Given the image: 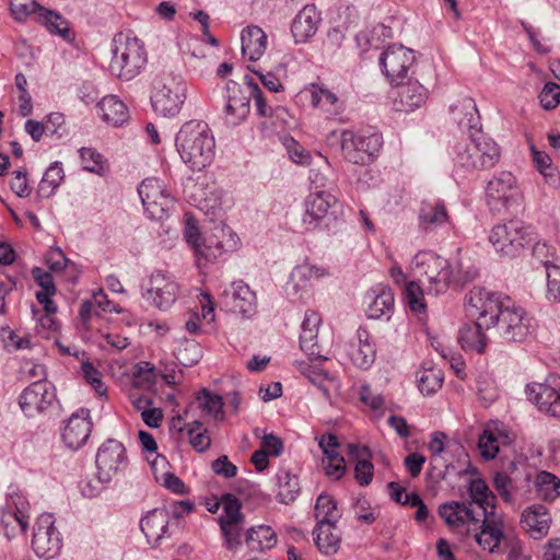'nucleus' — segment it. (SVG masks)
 Listing matches in <instances>:
<instances>
[{
	"label": "nucleus",
	"instance_id": "54",
	"mask_svg": "<svg viewBox=\"0 0 560 560\" xmlns=\"http://www.w3.org/2000/svg\"><path fill=\"white\" fill-rule=\"evenodd\" d=\"M8 509H12L23 515H28L30 503L26 497L21 492L19 487L11 485L7 492L5 504Z\"/></svg>",
	"mask_w": 560,
	"mask_h": 560
},
{
	"label": "nucleus",
	"instance_id": "2",
	"mask_svg": "<svg viewBox=\"0 0 560 560\" xmlns=\"http://www.w3.org/2000/svg\"><path fill=\"white\" fill-rule=\"evenodd\" d=\"M468 305L489 314L492 326H497L499 335L505 341L523 342L534 331L533 317L509 296L475 287L468 294Z\"/></svg>",
	"mask_w": 560,
	"mask_h": 560
},
{
	"label": "nucleus",
	"instance_id": "64",
	"mask_svg": "<svg viewBox=\"0 0 560 560\" xmlns=\"http://www.w3.org/2000/svg\"><path fill=\"white\" fill-rule=\"evenodd\" d=\"M68 260L60 248H51L45 255V262L48 269L55 273H59L67 268Z\"/></svg>",
	"mask_w": 560,
	"mask_h": 560
},
{
	"label": "nucleus",
	"instance_id": "63",
	"mask_svg": "<svg viewBox=\"0 0 560 560\" xmlns=\"http://www.w3.org/2000/svg\"><path fill=\"white\" fill-rule=\"evenodd\" d=\"M533 258L548 270V266H556L553 264L555 252L553 248L546 242H537L533 247Z\"/></svg>",
	"mask_w": 560,
	"mask_h": 560
},
{
	"label": "nucleus",
	"instance_id": "56",
	"mask_svg": "<svg viewBox=\"0 0 560 560\" xmlns=\"http://www.w3.org/2000/svg\"><path fill=\"white\" fill-rule=\"evenodd\" d=\"M329 275L330 273H329L328 268H326L324 266H315V265L305 262V264H302V265L298 266L296 268H294V270L292 272V278L300 279V280H302V279L310 280V279H322Z\"/></svg>",
	"mask_w": 560,
	"mask_h": 560
},
{
	"label": "nucleus",
	"instance_id": "41",
	"mask_svg": "<svg viewBox=\"0 0 560 560\" xmlns=\"http://www.w3.org/2000/svg\"><path fill=\"white\" fill-rule=\"evenodd\" d=\"M249 101L250 97L243 94L241 90L229 95L224 108L225 121L228 125L237 126L245 120L250 109Z\"/></svg>",
	"mask_w": 560,
	"mask_h": 560
},
{
	"label": "nucleus",
	"instance_id": "12",
	"mask_svg": "<svg viewBox=\"0 0 560 560\" xmlns=\"http://www.w3.org/2000/svg\"><path fill=\"white\" fill-rule=\"evenodd\" d=\"M179 284L175 277L168 271L155 270L151 273L144 299L154 307L166 311L179 295Z\"/></svg>",
	"mask_w": 560,
	"mask_h": 560
},
{
	"label": "nucleus",
	"instance_id": "10",
	"mask_svg": "<svg viewBox=\"0 0 560 560\" xmlns=\"http://www.w3.org/2000/svg\"><path fill=\"white\" fill-rule=\"evenodd\" d=\"M340 140L343 158L358 165L371 163L383 144L382 137L377 133L365 136L352 130H343Z\"/></svg>",
	"mask_w": 560,
	"mask_h": 560
},
{
	"label": "nucleus",
	"instance_id": "22",
	"mask_svg": "<svg viewBox=\"0 0 560 560\" xmlns=\"http://www.w3.org/2000/svg\"><path fill=\"white\" fill-rule=\"evenodd\" d=\"M346 351L351 362L362 370H368L375 361V345L365 328L360 327L357 330L354 338L347 345Z\"/></svg>",
	"mask_w": 560,
	"mask_h": 560
},
{
	"label": "nucleus",
	"instance_id": "46",
	"mask_svg": "<svg viewBox=\"0 0 560 560\" xmlns=\"http://www.w3.org/2000/svg\"><path fill=\"white\" fill-rule=\"evenodd\" d=\"M278 487L279 491L277 497L279 501L284 504L293 502L300 491L298 477L287 470H282L278 474Z\"/></svg>",
	"mask_w": 560,
	"mask_h": 560
},
{
	"label": "nucleus",
	"instance_id": "37",
	"mask_svg": "<svg viewBox=\"0 0 560 560\" xmlns=\"http://www.w3.org/2000/svg\"><path fill=\"white\" fill-rule=\"evenodd\" d=\"M371 300L368 305V316L370 318H381L383 316L389 317L394 310V293L390 288L378 285L369 294Z\"/></svg>",
	"mask_w": 560,
	"mask_h": 560
},
{
	"label": "nucleus",
	"instance_id": "1",
	"mask_svg": "<svg viewBox=\"0 0 560 560\" xmlns=\"http://www.w3.org/2000/svg\"><path fill=\"white\" fill-rule=\"evenodd\" d=\"M451 113L460 129L469 133V141L458 143L455 148V165L466 171L494 167L501 159V149L493 139L483 133L475 101L464 97L451 107Z\"/></svg>",
	"mask_w": 560,
	"mask_h": 560
},
{
	"label": "nucleus",
	"instance_id": "14",
	"mask_svg": "<svg viewBox=\"0 0 560 560\" xmlns=\"http://www.w3.org/2000/svg\"><path fill=\"white\" fill-rule=\"evenodd\" d=\"M145 211L152 219L161 220L173 205V197L165 184L156 177H148L138 187Z\"/></svg>",
	"mask_w": 560,
	"mask_h": 560
},
{
	"label": "nucleus",
	"instance_id": "60",
	"mask_svg": "<svg viewBox=\"0 0 560 560\" xmlns=\"http://www.w3.org/2000/svg\"><path fill=\"white\" fill-rule=\"evenodd\" d=\"M547 276V299L560 302V266H548Z\"/></svg>",
	"mask_w": 560,
	"mask_h": 560
},
{
	"label": "nucleus",
	"instance_id": "26",
	"mask_svg": "<svg viewBox=\"0 0 560 560\" xmlns=\"http://www.w3.org/2000/svg\"><path fill=\"white\" fill-rule=\"evenodd\" d=\"M322 322L320 315L313 310L305 312L300 335V348L311 359L320 361L326 360L320 352V346L317 342L318 327Z\"/></svg>",
	"mask_w": 560,
	"mask_h": 560
},
{
	"label": "nucleus",
	"instance_id": "28",
	"mask_svg": "<svg viewBox=\"0 0 560 560\" xmlns=\"http://www.w3.org/2000/svg\"><path fill=\"white\" fill-rule=\"evenodd\" d=\"M322 16L317 8L314 4H306L299 11L291 25L295 43H306L316 34Z\"/></svg>",
	"mask_w": 560,
	"mask_h": 560
},
{
	"label": "nucleus",
	"instance_id": "31",
	"mask_svg": "<svg viewBox=\"0 0 560 560\" xmlns=\"http://www.w3.org/2000/svg\"><path fill=\"white\" fill-rule=\"evenodd\" d=\"M503 520L499 513H490L482 520L480 532L476 533V541L483 549L493 552L501 544L503 534Z\"/></svg>",
	"mask_w": 560,
	"mask_h": 560
},
{
	"label": "nucleus",
	"instance_id": "38",
	"mask_svg": "<svg viewBox=\"0 0 560 560\" xmlns=\"http://www.w3.org/2000/svg\"><path fill=\"white\" fill-rule=\"evenodd\" d=\"M337 522L317 523L313 534L318 550L325 555L337 552L340 544V532L336 526Z\"/></svg>",
	"mask_w": 560,
	"mask_h": 560
},
{
	"label": "nucleus",
	"instance_id": "32",
	"mask_svg": "<svg viewBox=\"0 0 560 560\" xmlns=\"http://www.w3.org/2000/svg\"><path fill=\"white\" fill-rule=\"evenodd\" d=\"M170 514L165 509H153L141 520L140 528L149 542L158 544L168 533Z\"/></svg>",
	"mask_w": 560,
	"mask_h": 560
},
{
	"label": "nucleus",
	"instance_id": "17",
	"mask_svg": "<svg viewBox=\"0 0 560 560\" xmlns=\"http://www.w3.org/2000/svg\"><path fill=\"white\" fill-rule=\"evenodd\" d=\"M32 547L35 553L45 559H51L59 553L62 540L55 527V518L51 514H42L35 524Z\"/></svg>",
	"mask_w": 560,
	"mask_h": 560
},
{
	"label": "nucleus",
	"instance_id": "61",
	"mask_svg": "<svg viewBox=\"0 0 560 560\" xmlns=\"http://www.w3.org/2000/svg\"><path fill=\"white\" fill-rule=\"evenodd\" d=\"M540 104L545 109H553L560 103V85L548 82L539 94Z\"/></svg>",
	"mask_w": 560,
	"mask_h": 560
},
{
	"label": "nucleus",
	"instance_id": "5",
	"mask_svg": "<svg viewBox=\"0 0 560 560\" xmlns=\"http://www.w3.org/2000/svg\"><path fill=\"white\" fill-rule=\"evenodd\" d=\"M187 90L182 73L171 67L158 69L151 81L150 100L153 110L163 117H175L187 98Z\"/></svg>",
	"mask_w": 560,
	"mask_h": 560
},
{
	"label": "nucleus",
	"instance_id": "58",
	"mask_svg": "<svg viewBox=\"0 0 560 560\" xmlns=\"http://www.w3.org/2000/svg\"><path fill=\"white\" fill-rule=\"evenodd\" d=\"M63 177L65 173L61 164L58 162L52 163L43 176L40 190H45L46 188L50 189V191L55 190L61 184Z\"/></svg>",
	"mask_w": 560,
	"mask_h": 560
},
{
	"label": "nucleus",
	"instance_id": "13",
	"mask_svg": "<svg viewBox=\"0 0 560 560\" xmlns=\"http://www.w3.org/2000/svg\"><path fill=\"white\" fill-rule=\"evenodd\" d=\"M380 67L390 84H398L407 77L408 71L416 62L413 50L402 45H389L380 55Z\"/></svg>",
	"mask_w": 560,
	"mask_h": 560
},
{
	"label": "nucleus",
	"instance_id": "21",
	"mask_svg": "<svg viewBox=\"0 0 560 560\" xmlns=\"http://www.w3.org/2000/svg\"><path fill=\"white\" fill-rule=\"evenodd\" d=\"M92 427L90 411L81 409L73 413L66 422L61 434L62 440L69 448L78 450L89 440Z\"/></svg>",
	"mask_w": 560,
	"mask_h": 560
},
{
	"label": "nucleus",
	"instance_id": "8",
	"mask_svg": "<svg viewBox=\"0 0 560 560\" xmlns=\"http://www.w3.org/2000/svg\"><path fill=\"white\" fill-rule=\"evenodd\" d=\"M533 234L532 226L520 220H511L495 225L491 230L489 241L498 252L514 256L533 241Z\"/></svg>",
	"mask_w": 560,
	"mask_h": 560
},
{
	"label": "nucleus",
	"instance_id": "30",
	"mask_svg": "<svg viewBox=\"0 0 560 560\" xmlns=\"http://www.w3.org/2000/svg\"><path fill=\"white\" fill-rule=\"evenodd\" d=\"M521 524L533 538L540 539L549 532L551 516L545 505L534 504L524 510Z\"/></svg>",
	"mask_w": 560,
	"mask_h": 560
},
{
	"label": "nucleus",
	"instance_id": "40",
	"mask_svg": "<svg viewBox=\"0 0 560 560\" xmlns=\"http://www.w3.org/2000/svg\"><path fill=\"white\" fill-rule=\"evenodd\" d=\"M245 542L250 551H265L277 545L278 537L270 526L258 525L246 530Z\"/></svg>",
	"mask_w": 560,
	"mask_h": 560
},
{
	"label": "nucleus",
	"instance_id": "42",
	"mask_svg": "<svg viewBox=\"0 0 560 560\" xmlns=\"http://www.w3.org/2000/svg\"><path fill=\"white\" fill-rule=\"evenodd\" d=\"M508 439V434L497 427H486L478 440L481 456L486 459H493L499 453L500 445L505 444Z\"/></svg>",
	"mask_w": 560,
	"mask_h": 560
},
{
	"label": "nucleus",
	"instance_id": "53",
	"mask_svg": "<svg viewBox=\"0 0 560 560\" xmlns=\"http://www.w3.org/2000/svg\"><path fill=\"white\" fill-rule=\"evenodd\" d=\"M423 292L424 290L416 281H410L405 285V299L411 311L421 312L422 310H424L425 304L423 302Z\"/></svg>",
	"mask_w": 560,
	"mask_h": 560
},
{
	"label": "nucleus",
	"instance_id": "7",
	"mask_svg": "<svg viewBox=\"0 0 560 560\" xmlns=\"http://www.w3.org/2000/svg\"><path fill=\"white\" fill-rule=\"evenodd\" d=\"M10 11L16 21L25 20L31 13H36L38 20L51 33L65 40H72L74 35L68 21L58 12L39 7L35 0H10Z\"/></svg>",
	"mask_w": 560,
	"mask_h": 560
},
{
	"label": "nucleus",
	"instance_id": "45",
	"mask_svg": "<svg viewBox=\"0 0 560 560\" xmlns=\"http://www.w3.org/2000/svg\"><path fill=\"white\" fill-rule=\"evenodd\" d=\"M443 381L444 373L442 369L438 366H422L417 372L418 388L424 395L436 393L442 387Z\"/></svg>",
	"mask_w": 560,
	"mask_h": 560
},
{
	"label": "nucleus",
	"instance_id": "52",
	"mask_svg": "<svg viewBox=\"0 0 560 560\" xmlns=\"http://www.w3.org/2000/svg\"><path fill=\"white\" fill-rule=\"evenodd\" d=\"M315 517L317 523L320 522H337L340 518V513L337 509V503L328 494H320L315 504Z\"/></svg>",
	"mask_w": 560,
	"mask_h": 560
},
{
	"label": "nucleus",
	"instance_id": "59",
	"mask_svg": "<svg viewBox=\"0 0 560 560\" xmlns=\"http://www.w3.org/2000/svg\"><path fill=\"white\" fill-rule=\"evenodd\" d=\"M319 447L323 451V460H337L343 458L339 453L340 444L335 434H324L319 439Z\"/></svg>",
	"mask_w": 560,
	"mask_h": 560
},
{
	"label": "nucleus",
	"instance_id": "49",
	"mask_svg": "<svg viewBox=\"0 0 560 560\" xmlns=\"http://www.w3.org/2000/svg\"><path fill=\"white\" fill-rule=\"evenodd\" d=\"M0 523L8 535H14L16 529L24 534L28 527V515H23L12 509L2 506L0 509Z\"/></svg>",
	"mask_w": 560,
	"mask_h": 560
},
{
	"label": "nucleus",
	"instance_id": "25",
	"mask_svg": "<svg viewBox=\"0 0 560 560\" xmlns=\"http://www.w3.org/2000/svg\"><path fill=\"white\" fill-rule=\"evenodd\" d=\"M525 392L528 400L534 402L540 411L560 418V390L547 384L534 382L526 386Z\"/></svg>",
	"mask_w": 560,
	"mask_h": 560
},
{
	"label": "nucleus",
	"instance_id": "55",
	"mask_svg": "<svg viewBox=\"0 0 560 560\" xmlns=\"http://www.w3.org/2000/svg\"><path fill=\"white\" fill-rule=\"evenodd\" d=\"M248 88L250 90L249 97L254 100L257 115L265 118L272 117L273 108L267 103L258 84L250 81L248 82Z\"/></svg>",
	"mask_w": 560,
	"mask_h": 560
},
{
	"label": "nucleus",
	"instance_id": "48",
	"mask_svg": "<svg viewBox=\"0 0 560 560\" xmlns=\"http://www.w3.org/2000/svg\"><path fill=\"white\" fill-rule=\"evenodd\" d=\"M196 402L198 408H200L201 411L207 416H210L214 419L223 416V401L219 395H214L203 388L196 395Z\"/></svg>",
	"mask_w": 560,
	"mask_h": 560
},
{
	"label": "nucleus",
	"instance_id": "39",
	"mask_svg": "<svg viewBox=\"0 0 560 560\" xmlns=\"http://www.w3.org/2000/svg\"><path fill=\"white\" fill-rule=\"evenodd\" d=\"M32 276L35 282L40 287L36 292V299L44 311L57 312V306L51 298L56 294V287L52 276L39 267L32 269Z\"/></svg>",
	"mask_w": 560,
	"mask_h": 560
},
{
	"label": "nucleus",
	"instance_id": "29",
	"mask_svg": "<svg viewBox=\"0 0 560 560\" xmlns=\"http://www.w3.org/2000/svg\"><path fill=\"white\" fill-rule=\"evenodd\" d=\"M439 514L448 527L458 532H463L470 524L477 525L480 522L465 502H446L439 508Z\"/></svg>",
	"mask_w": 560,
	"mask_h": 560
},
{
	"label": "nucleus",
	"instance_id": "4",
	"mask_svg": "<svg viewBox=\"0 0 560 560\" xmlns=\"http://www.w3.org/2000/svg\"><path fill=\"white\" fill-rule=\"evenodd\" d=\"M214 138L207 122L190 120L176 135V148L185 164L192 171H201L214 155Z\"/></svg>",
	"mask_w": 560,
	"mask_h": 560
},
{
	"label": "nucleus",
	"instance_id": "51",
	"mask_svg": "<svg viewBox=\"0 0 560 560\" xmlns=\"http://www.w3.org/2000/svg\"><path fill=\"white\" fill-rule=\"evenodd\" d=\"M79 152L83 170L97 175H103L107 172L108 164L106 159L95 149L82 148Z\"/></svg>",
	"mask_w": 560,
	"mask_h": 560
},
{
	"label": "nucleus",
	"instance_id": "43",
	"mask_svg": "<svg viewBox=\"0 0 560 560\" xmlns=\"http://www.w3.org/2000/svg\"><path fill=\"white\" fill-rule=\"evenodd\" d=\"M349 454L351 457L357 459L354 467L355 480L361 486H368L372 481L374 475L373 464L369 458H366L370 455L369 450L366 447L350 444Z\"/></svg>",
	"mask_w": 560,
	"mask_h": 560
},
{
	"label": "nucleus",
	"instance_id": "50",
	"mask_svg": "<svg viewBox=\"0 0 560 560\" xmlns=\"http://www.w3.org/2000/svg\"><path fill=\"white\" fill-rule=\"evenodd\" d=\"M190 445L195 451L202 453L207 451L211 444V439L208 434V430L203 424L195 420L188 423L185 428Z\"/></svg>",
	"mask_w": 560,
	"mask_h": 560
},
{
	"label": "nucleus",
	"instance_id": "34",
	"mask_svg": "<svg viewBox=\"0 0 560 560\" xmlns=\"http://www.w3.org/2000/svg\"><path fill=\"white\" fill-rule=\"evenodd\" d=\"M101 118L108 125L118 127L128 121L129 110L127 105L116 95H106L97 103Z\"/></svg>",
	"mask_w": 560,
	"mask_h": 560
},
{
	"label": "nucleus",
	"instance_id": "18",
	"mask_svg": "<svg viewBox=\"0 0 560 560\" xmlns=\"http://www.w3.org/2000/svg\"><path fill=\"white\" fill-rule=\"evenodd\" d=\"M467 306H469L467 304ZM470 315H477L474 323L465 324L458 331V342L466 352L483 353L488 346V337L485 329L492 327L490 315L483 310L468 307Z\"/></svg>",
	"mask_w": 560,
	"mask_h": 560
},
{
	"label": "nucleus",
	"instance_id": "15",
	"mask_svg": "<svg viewBox=\"0 0 560 560\" xmlns=\"http://www.w3.org/2000/svg\"><path fill=\"white\" fill-rule=\"evenodd\" d=\"M522 195L515 176L510 172L495 174L487 184L486 197L488 205L497 211L508 209Z\"/></svg>",
	"mask_w": 560,
	"mask_h": 560
},
{
	"label": "nucleus",
	"instance_id": "27",
	"mask_svg": "<svg viewBox=\"0 0 560 560\" xmlns=\"http://www.w3.org/2000/svg\"><path fill=\"white\" fill-rule=\"evenodd\" d=\"M304 92L308 94L311 105L328 117L338 116L342 114L346 108L345 101L324 85L312 83L305 88Z\"/></svg>",
	"mask_w": 560,
	"mask_h": 560
},
{
	"label": "nucleus",
	"instance_id": "19",
	"mask_svg": "<svg viewBox=\"0 0 560 560\" xmlns=\"http://www.w3.org/2000/svg\"><path fill=\"white\" fill-rule=\"evenodd\" d=\"M56 400L54 386L47 381H37L27 386L19 398V404L27 417L44 412Z\"/></svg>",
	"mask_w": 560,
	"mask_h": 560
},
{
	"label": "nucleus",
	"instance_id": "62",
	"mask_svg": "<svg viewBox=\"0 0 560 560\" xmlns=\"http://www.w3.org/2000/svg\"><path fill=\"white\" fill-rule=\"evenodd\" d=\"M493 487L504 502H512L514 489L512 478L503 471H498L493 477Z\"/></svg>",
	"mask_w": 560,
	"mask_h": 560
},
{
	"label": "nucleus",
	"instance_id": "23",
	"mask_svg": "<svg viewBox=\"0 0 560 560\" xmlns=\"http://www.w3.org/2000/svg\"><path fill=\"white\" fill-rule=\"evenodd\" d=\"M336 201V197L326 190L311 192L304 201L305 213L303 215V224L305 229L314 230L319 221L327 215L328 210Z\"/></svg>",
	"mask_w": 560,
	"mask_h": 560
},
{
	"label": "nucleus",
	"instance_id": "24",
	"mask_svg": "<svg viewBox=\"0 0 560 560\" xmlns=\"http://www.w3.org/2000/svg\"><path fill=\"white\" fill-rule=\"evenodd\" d=\"M225 305L233 313L242 314L244 317H250L256 312V294L242 280L235 281L231 285V290L223 293Z\"/></svg>",
	"mask_w": 560,
	"mask_h": 560
},
{
	"label": "nucleus",
	"instance_id": "47",
	"mask_svg": "<svg viewBox=\"0 0 560 560\" xmlns=\"http://www.w3.org/2000/svg\"><path fill=\"white\" fill-rule=\"evenodd\" d=\"M159 377L158 368L148 361H140L136 365L133 373V384L136 387L150 390L156 384Z\"/></svg>",
	"mask_w": 560,
	"mask_h": 560
},
{
	"label": "nucleus",
	"instance_id": "20",
	"mask_svg": "<svg viewBox=\"0 0 560 560\" xmlns=\"http://www.w3.org/2000/svg\"><path fill=\"white\" fill-rule=\"evenodd\" d=\"M429 91L417 80L398 83L390 93L396 112L410 113L425 104Z\"/></svg>",
	"mask_w": 560,
	"mask_h": 560
},
{
	"label": "nucleus",
	"instance_id": "35",
	"mask_svg": "<svg viewBox=\"0 0 560 560\" xmlns=\"http://www.w3.org/2000/svg\"><path fill=\"white\" fill-rule=\"evenodd\" d=\"M450 222L446 206L441 200L423 201L419 211V228L429 232Z\"/></svg>",
	"mask_w": 560,
	"mask_h": 560
},
{
	"label": "nucleus",
	"instance_id": "36",
	"mask_svg": "<svg viewBox=\"0 0 560 560\" xmlns=\"http://www.w3.org/2000/svg\"><path fill=\"white\" fill-rule=\"evenodd\" d=\"M242 52L250 61L258 60L267 48V35L261 27L250 25L243 30L242 35Z\"/></svg>",
	"mask_w": 560,
	"mask_h": 560
},
{
	"label": "nucleus",
	"instance_id": "44",
	"mask_svg": "<svg viewBox=\"0 0 560 560\" xmlns=\"http://www.w3.org/2000/svg\"><path fill=\"white\" fill-rule=\"evenodd\" d=\"M535 487L542 501L553 502L560 497V478L549 471L541 470L536 475Z\"/></svg>",
	"mask_w": 560,
	"mask_h": 560
},
{
	"label": "nucleus",
	"instance_id": "57",
	"mask_svg": "<svg viewBox=\"0 0 560 560\" xmlns=\"http://www.w3.org/2000/svg\"><path fill=\"white\" fill-rule=\"evenodd\" d=\"M81 371L85 381L92 385L97 395L105 396L107 387L101 381L100 371L90 361L82 362Z\"/></svg>",
	"mask_w": 560,
	"mask_h": 560
},
{
	"label": "nucleus",
	"instance_id": "16",
	"mask_svg": "<svg viewBox=\"0 0 560 560\" xmlns=\"http://www.w3.org/2000/svg\"><path fill=\"white\" fill-rule=\"evenodd\" d=\"M96 468L98 483L109 482L128 465L124 445L116 440L104 442L96 454Z\"/></svg>",
	"mask_w": 560,
	"mask_h": 560
},
{
	"label": "nucleus",
	"instance_id": "6",
	"mask_svg": "<svg viewBox=\"0 0 560 560\" xmlns=\"http://www.w3.org/2000/svg\"><path fill=\"white\" fill-rule=\"evenodd\" d=\"M186 237L195 250L199 268L205 267L208 262H213L224 253L234 252L240 243L238 236L224 224L217 225L212 233L203 240H201L198 228L189 225Z\"/></svg>",
	"mask_w": 560,
	"mask_h": 560
},
{
	"label": "nucleus",
	"instance_id": "33",
	"mask_svg": "<svg viewBox=\"0 0 560 560\" xmlns=\"http://www.w3.org/2000/svg\"><path fill=\"white\" fill-rule=\"evenodd\" d=\"M468 494L470 501L468 503L469 508L472 504L479 506L482 511L481 515L483 518L489 516L490 513H497V497L490 490L487 482L482 478H474L468 482Z\"/></svg>",
	"mask_w": 560,
	"mask_h": 560
},
{
	"label": "nucleus",
	"instance_id": "11",
	"mask_svg": "<svg viewBox=\"0 0 560 560\" xmlns=\"http://www.w3.org/2000/svg\"><path fill=\"white\" fill-rule=\"evenodd\" d=\"M223 513L219 516L218 523L228 550H236L242 544V528L244 515L241 511L240 500L231 493L222 495Z\"/></svg>",
	"mask_w": 560,
	"mask_h": 560
},
{
	"label": "nucleus",
	"instance_id": "9",
	"mask_svg": "<svg viewBox=\"0 0 560 560\" xmlns=\"http://www.w3.org/2000/svg\"><path fill=\"white\" fill-rule=\"evenodd\" d=\"M147 63L142 43L136 37H126L114 51L112 71L122 80H131Z\"/></svg>",
	"mask_w": 560,
	"mask_h": 560
},
{
	"label": "nucleus",
	"instance_id": "3",
	"mask_svg": "<svg viewBox=\"0 0 560 560\" xmlns=\"http://www.w3.org/2000/svg\"><path fill=\"white\" fill-rule=\"evenodd\" d=\"M412 270L420 279H425L424 290L432 295L463 288L478 276L476 268H465L460 261L451 262L433 252H419L413 258Z\"/></svg>",
	"mask_w": 560,
	"mask_h": 560
}]
</instances>
